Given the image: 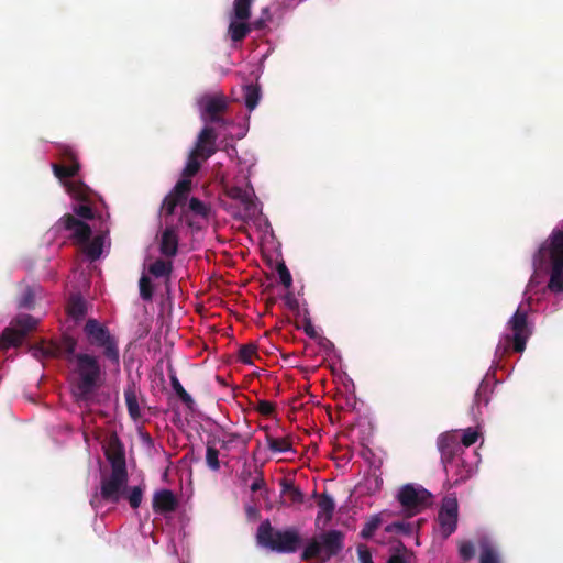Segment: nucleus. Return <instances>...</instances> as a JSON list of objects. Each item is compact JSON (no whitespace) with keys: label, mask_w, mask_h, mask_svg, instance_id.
I'll use <instances>...</instances> for the list:
<instances>
[{"label":"nucleus","mask_w":563,"mask_h":563,"mask_svg":"<svg viewBox=\"0 0 563 563\" xmlns=\"http://www.w3.org/2000/svg\"><path fill=\"white\" fill-rule=\"evenodd\" d=\"M52 168L73 199L74 212L81 219L93 221V227L73 216H64L47 231V240H56L59 244H64L67 239H73L84 247V253L89 261L99 260L110 249L109 214L99 210V205H102L101 199L85 184L75 179L79 164L73 147L63 146L62 162L52 164Z\"/></svg>","instance_id":"obj_1"},{"label":"nucleus","mask_w":563,"mask_h":563,"mask_svg":"<svg viewBox=\"0 0 563 563\" xmlns=\"http://www.w3.org/2000/svg\"><path fill=\"white\" fill-rule=\"evenodd\" d=\"M544 274H550L548 289L555 295L556 301L550 312L563 307V223L555 228L549 239L539 247L533 256V274L527 285L523 300L507 321L504 332L495 350V360L489 373H494L498 363L510 350L522 353L528 340L533 334L534 323L529 319L532 311V292Z\"/></svg>","instance_id":"obj_2"},{"label":"nucleus","mask_w":563,"mask_h":563,"mask_svg":"<svg viewBox=\"0 0 563 563\" xmlns=\"http://www.w3.org/2000/svg\"><path fill=\"white\" fill-rule=\"evenodd\" d=\"M225 151L230 159V170L223 172L220 167L214 170V177L225 195L221 206L236 220L255 221L262 214V203L250 181L256 158L251 153L238 155L235 146H229Z\"/></svg>","instance_id":"obj_3"},{"label":"nucleus","mask_w":563,"mask_h":563,"mask_svg":"<svg viewBox=\"0 0 563 563\" xmlns=\"http://www.w3.org/2000/svg\"><path fill=\"white\" fill-rule=\"evenodd\" d=\"M86 424L87 420L84 418V426ZM91 435H93L96 441L100 443L101 449L112 467L110 475L102 477L100 488L96 489L90 496L91 507L97 511V514L103 515L119 503L124 495L128 483L125 454L117 437H111L108 443H104L100 440L98 434H95V431H90L85 427L84 438L88 448L91 445Z\"/></svg>","instance_id":"obj_4"},{"label":"nucleus","mask_w":563,"mask_h":563,"mask_svg":"<svg viewBox=\"0 0 563 563\" xmlns=\"http://www.w3.org/2000/svg\"><path fill=\"white\" fill-rule=\"evenodd\" d=\"M479 437L478 428L465 429L462 443H459L457 434L454 432L439 435L437 445L446 476L453 485H459L476 473L479 457L476 453L466 452V449L474 444Z\"/></svg>","instance_id":"obj_5"},{"label":"nucleus","mask_w":563,"mask_h":563,"mask_svg":"<svg viewBox=\"0 0 563 563\" xmlns=\"http://www.w3.org/2000/svg\"><path fill=\"white\" fill-rule=\"evenodd\" d=\"M210 208L197 198H191L184 211L178 207L173 212L162 203L161 217L164 223L157 236L159 252L165 257H174L178 251L179 233L184 224L192 231L200 230L207 222Z\"/></svg>","instance_id":"obj_6"},{"label":"nucleus","mask_w":563,"mask_h":563,"mask_svg":"<svg viewBox=\"0 0 563 563\" xmlns=\"http://www.w3.org/2000/svg\"><path fill=\"white\" fill-rule=\"evenodd\" d=\"M217 135L212 128L203 126L196 141L195 148L189 153L186 165L183 169V178L177 181L174 189L164 199V207L173 212L178 207L184 211L187 203V196L190 191V178L196 175L200 168L201 159H207L216 152Z\"/></svg>","instance_id":"obj_7"},{"label":"nucleus","mask_w":563,"mask_h":563,"mask_svg":"<svg viewBox=\"0 0 563 563\" xmlns=\"http://www.w3.org/2000/svg\"><path fill=\"white\" fill-rule=\"evenodd\" d=\"M70 389L79 402H89L103 383L104 371L97 356L88 353H75L69 349Z\"/></svg>","instance_id":"obj_8"},{"label":"nucleus","mask_w":563,"mask_h":563,"mask_svg":"<svg viewBox=\"0 0 563 563\" xmlns=\"http://www.w3.org/2000/svg\"><path fill=\"white\" fill-rule=\"evenodd\" d=\"M256 539L261 547L279 553L296 552L301 542L296 529L274 530L268 520L258 526Z\"/></svg>","instance_id":"obj_9"},{"label":"nucleus","mask_w":563,"mask_h":563,"mask_svg":"<svg viewBox=\"0 0 563 563\" xmlns=\"http://www.w3.org/2000/svg\"><path fill=\"white\" fill-rule=\"evenodd\" d=\"M84 333L90 345L101 349L103 356L115 367L120 366V351L118 340L110 333L107 327L96 319H89Z\"/></svg>","instance_id":"obj_10"},{"label":"nucleus","mask_w":563,"mask_h":563,"mask_svg":"<svg viewBox=\"0 0 563 563\" xmlns=\"http://www.w3.org/2000/svg\"><path fill=\"white\" fill-rule=\"evenodd\" d=\"M343 540L344 536L339 530L322 532L307 543L303 555L305 558L322 556V560H328L343 549Z\"/></svg>","instance_id":"obj_11"},{"label":"nucleus","mask_w":563,"mask_h":563,"mask_svg":"<svg viewBox=\"0 0 563 563\" xmlns=\"http://www.w3.org/2000/svg\"><path fill=\"white\" fill-rule=\"evenodd\" d=\"M38 322L37 318L30 314H18L2 332L0 346L4 349L19 346L24 338L37 327Z\"/></svg>","instance_id":"obj_12"},{"label":"nucleus","mask_w":563,"mask_h":563,"mask_svg":"<svg viewBox=\"0 0 563 563\" xmlns=\"http://www.w3.org/2000/svg\"><path fill=\"white\" fill-rule=\"evenodd\" d=\"M252 0H234L228 34L232 42L242 41L251 31L249 18Z\"/></svg>","instance_id":"obj_13"},{"label":"nucleus","mask_w":563,"mask_h":563,"mask_svg":"<svg viewBox=\"0 0 563 563\" xmlns=\"http://www.w3.org/2000/svg\"><path fill=\"white\" fill-rule=\"evenodd\" d=\"M397 499L406 515L413 516L428 505L430 494L420 485L407 484L399 489Z\"/></svg>","instance_id":"obj_14"},{"label":"nucleus","mask_w":563,"mask_h":563,"mask_svg":"<svg viewBox=\"0 0 563 563\" xmlns=\"http://www.w3.org/2000/svg\"><path fill=\"white\" fill-rule=\"evenodd\" d=\"M459 503L454 495L445 496L442 500L438 521L443 538L451 536L457 527Z\"/></svg>","instance_id":"obj_15"},{"label":"nucleus","mask_w":563,"mask_h":563,"mask_svg":"<svg viewBox=\"0 0 563 563\" xmlns=\"http://www.w3.org/2000/svg\"><path fill=\"white\" fill-rule=\"evenodd\" d=\"M198 107L201 120L208 126L211 122H222L218 113L227 108V100L222 95H205L199 98Z\"/></svg>","instance_id":"obj_16"},{"label":"nucleus","mask_w":563,"mask_h":563,"mask_svg":"<svg viewBox=\"0 0 563 563\" xmlns=\"http://www.w3.org/2000/svg\"><path fill=\"white\" fill-rule=\"evenodd\" d=\"M479 547V563H503L501 553L492 537L484 530L476 534Z\"/></svg>","instance_id":"obj_17"},{"label":"nucleus","mask_w":563,"mask_h":563,"mask_svg":"<svg viewBox=\"0 0 563 563\" xmlns=\"http://www.w3.org/2000/svg\"><path fill=\"white\" fill-rule=\"evenodd\" d=\"M335 510V503L332 496L323 494L318 500V511L316 516V527L324 529L332 520Z\"/></svg>","instance_id":"obj_18"},{"label":"nucleus","mask_w":563,"mask_h":563,"mask_svg":"<svg viewBox=\"0 0 563 563\" xmlns=\"http://www.w3.org/2000/svg\"><path fill=\"white\" fill-rule=\"evenodd\" d=\"M177 498L169 489L157 490L153 496V508L156 512L167 514L175 510Z\"/></svg>","instance_id":"obj_19"},{"label":"nucleus","mask_w":563,"mask_h":563,"mask_svg":"<svg viewBox=\"0 0 563 563\" xmlns=\"http://www.w3.org/2000/svg\"><path fill=\"white\" fill-rule=\"evenodd\" d=\"M390 516V511L389 510H383L378 514H375L373 516H371L368 518V520L365 522L362 531H361V537L363 539H368L371 538L374 532L378 529V527L387 520V518Z\"/></svg>","instance_id":"obj_20"},{"label":"nucleus","mask_w":563,"mask_h":563,"mask_svg":"<svg viewBox=\"0 0 563 563\" xmlns=\"http://www.w3.org/2000/svg\"><path fill=\"white\" fill-rule=\"evenodd\" d=\"M124 399L130 417L136 421L141 417V408L134 385L126 386L124 389Z\"/></svg>","instance_id":"obj_21"},{"label":"nucleus","mask_w":563,"mask_h":563,"mask_svg":"<svg viewBox=\"0 0 563 563\" xmlns=\"http://www.w3.org/2000/svg\"><path fill=\"white\" fill-rule=\"evenodd\" d=\"M244 103L249 111H253L261 99L260 88L255 85L243 86Z\"/></svg>","instance_id":"obj_22"},{"label":"nucleus","mask_w":563,"mask_h":563,"mask_svg":"<svg viewBox=\"0 0 563 563\" xmlns=\"http://www.w3.org/2000/svg\"><path fill=\"white\" fill-rule=\"evenodd\" d=\"M87 307L86 301L79 295H73L68 303V313L75 320L84 318Z\"/></svg>","instance_id":"obj_23"},{"label":"nucleus","mask_w":563,"mask_h":563,"mask_svg":"<svg viewBox=\"0 0 563 563\" xmlns=\"http://www.w3.org/2000/svg\"><path fill=\"white\" fill-rule=\"evenodd\" d=\"M385 531L402 536H412L416 531V525L407 521H395L386 526Z\"/></svg>","instance_id":"obj_24"},{"label":"nucleus","mask_w":563,"mask_h":563,"mask_svg":"<svg viewBox=\"0 0 563 563\" xmlns=\"http://www.w3.org/2000/svg\"><path fill=\"white\" fill-rule=\"evenodd\" d=\"M267 445L274 453H294L291 443L285 438L269 437L267 439Z\"/></svg>","instance_id":"obj_25"},{"label":"nucleus","mask_w":563,"mask_h":563,"mask_svg":"<svg viewBox=\"0 0 563 563\" xmlns=\"http://www.w3.org/2000/svg\"><path fill=\"white\" fill-rule=\"evenodd\" d=\"M42 291L41 287L33 286L26 287L21 297L19 298V308L31 309L35 301L37 294Z\"/></svg>","instance_id":"obj_26"},{"label":"nucleus","mask_w":563,"mask_h":563,"mask_svg":"<svg viewBox=\"0 0 563 563\" xmlns=\"http://www.w3.org/2000/svg\"><path fill=\"white\" fill-rule=\"evenodd\" d=\"M148 272L155 277H168L172 273V263L156 260L148 266Z\"/></svg>","instance_id":"obj_27"},{"label":"nucleus","mask_w":563,"mask_h":563,"mask_svg":"<svg viewBox=\"0 0 563 563\" xmlns=\"http://www.w3.org/2000/svg\"><path fill=\"white\" fill-rule=\"evenodd\" d=\"M382 485H383L382 477L375 473L368 475L363 482L364 488L366 489V492L368 494H372V495L379 492L382 488Z\"/></svg>","instance_id":"obj_28"},{"label":"nucleus","mask_w":563,"mask_h":563,"mask_svg":"<svg viewBox=\"0 0 563 563\" xmlns=\"http://www.w3.org/2000/svg\"><path fill=\"white\" fill-rule=\"evenodd\" d=\"M206 462L209 468L212 471H219L220 462H219V451L213 446L208 445L206 451Z\"/></svg>","instance_id":"obj_29"},{"label":"nucleus","mask_w":563,"mask_h":563,"mask_svg":"<svg viewBox=\"0 0 563 563\" xmlns=\"http://www.w3.org/2000/svg\"><path fill=\"white\" fill-rule=\"evenodd\" d=\"M140 286V296L143 300H151L153 297V289L151 279L147 276H142L139 283Z\"/></svg>","instance_id":"obj_30"},{"label":"nucleus","mask_w":563,"mask_h":563,"mask_svg":"<svg viewBox=\"0 0 563 563\" xmlns=\"http://www.w3.org/2000/svg\"><path fill=\"white\" fill-rule=\"evenodd\" d=\"M277 274H278L279 280L283 284V286L286 289H289L292 285V277H291L289 269L285 265V263L278 264Z\"/></svg>","instance_id":"obj_31"},{"label":"nucleus","mask_w":563,"mask_h":563,"mask_svg":"<svg viewBox=\"0 0 563 563\" xmlns=\"http://www.w3.org/2000/svg\"><path fill=\"white\" fill-rule=\"evenodd\" d=\"M459 553L464 560H470L475 554L474 543L470 540H462L459 543Z\"/></svg>","instance_id":"obj_32"},{"label":"nucleus","mask_w":563,"mask_h":563,"mask_svg":"<svg viewBox=\"0 0 563 563\" xmlns=\"http://www.w3.org/2000/svg\"><path fill=\"white\" fill-rule=\"evenodd\" d=\"M256 353L254 345H246L240 349L239 358L244 364H252V357Z\"/></svg>","instance_id":"obj_33"},{"label":"nucleus","mask_w":563,"mask_h":563,"mask_svg":"<svg viewBox=\"0 0 563 563\" xmlns=\"http://www.w3.org/2000/svg\"><path fill=\"white\" fill-rule=\"evenodd\" d=\"M128 500L132 508H137L142 501V490L140 487H133L128 494Z\"/></svg>","instance_id":"obj_34"},{"label":"nucleus","mask_w":563,"mask_h":563,"mask_svg":"<svg viewBox=\"0 0 563 563\" xmlns=\"http://www.w3.org/2000/svg\"><path fill=\"white\" fill-rule=\"evenodd\" d=\"M484 382L481 384L478 390L476 391V395H475V404H474V407H473V410H477L478 413H481V402L483 401L484 402V406H487L488 404V398L486 397H483V393H484Z\"/></svg>","instance_id":"obj_35"},{"label":"nucleus","mask_w":563,"mask_h":563,"mask_svg":"<svg viewBox=\"0 0 563 563\" xmlns=\"http://www.w3.org/2000/svg\"><path fill=\"white\" fill-rule=\"evenodd\" d=\"M357 555L360 563H373L372 553L366 545L361 544L357 547Z\"/></svg>","instance_id":"obj_36"},{"label":"nucleus","mask_w":563,"mask_h":563,"mask_svg":"<svg viewBox=\"0 0 563 563\" xmlns=\"http://www.w3.org/2000/svg\"><path fill=\"white\" fill-rule=\"evenodd\" d=\"M257 409L262 415L269 416L274 411V406L269 401L262 400L258 402Z\"/></svg>","instance_id":"obj_37"},{"label":"nucleus","mask_w":563,"mask_h":563,"mask_svg":"<svg viewBox=\"0 0 563 563\" xmlns=\"http://www.w3.org/2000/svg\"><path fill=\"white\" fill-rule=\"evenodd\" d=\"M303 330L305 333L310 338H316L318 335L317 330L310 320H306Z\"/></svg>","instance_id":"obj_38"},{"label":"nucleus","mask_w":563,"mask_h":563,"mask_svg":"<svg viewBox=\"0 0 563 563\" xmlns=\"http://www.w3.org/2000/svg\"><path fill=\"white\" fill-rule=\"evenodd\" d=\"M342 380H343V385H344V387H345L346 391H349V393H353V390H354V384H353V380H352L349 376H346V375H344V377L342 378Z\"/></svg>","instance_id":"obj_39"},{"label":"nucleus","mask_w":563,"mask_h":563,"mask_svg":"<svg viewBox=\"0 0 563 563\" xmlns=\"http://www.w3.org/2000/svg\"><path fill=\"white\" fill-rule=\"evenodd\" d=\"M263 485H264L263 479H261V478H256V479H254V481H253V483L251 484V490H252V492H256V490L261 489V488L263 487Z\"/></svg>","instance_id":"obj_40"},{"label":"nucleus","mask_w":563,"mask_h":563,"mask_svg":"<svg viewBox=\"0 0 563 563\" xmlns=\"http://www.w3.org/2000/svg\"><path fill=\"white\" fill-rule=\"evenodd\" d=\"M302 498H303V495H302L301 490L298 489V488H294L292 489V499H294V501L300 503V501H302Z\"/></svg>","instance_id":"obj_41"},{"label":"nucleus","mask_w":563,"mask_h":563,"mask_svg":"<svg viewBox=\"0 0 563 563\" xmlns=\"http://www.w3.org/2000/svg\"><path fill=\"white\" fill-rule=\"evenodd\" d=\"M246 514H247L249 518H254L257 515V509L254 506H247Z\"/></svg>","instance_id":"obj_42"},{"label":"nucleus","mask_w":563,"mask_h":563,"mask_svg":"<svg viewBox=\"0 0 563 563\" xmlns=\"http://www.w3.org/2000/svg\"><path fill=\"white\" fill-rule=\"evenodd\" d=\"M174 388L178 391V393H181L186 396V398H189V395L186 394V391L184 390V388L181 387V385L179 384V382L177 379L174 380Z\"/></svg>","instance_id":"obj_43"},{"label":"nucleus","mask_w":563,"mask_h":563,"mask_svg":"<svg viewBox=\"0 0 563 563\" xmlns=\"http://www.w3.org/2000/svg\"><path fill=\"white\" fill-rule=\"evenodd\" d=\"M388 563H406L405 560L402 559V556L400 555H393L389 560H388Z\"/></svg>","instance_id":"obj_44"},{"label":"nucleus","mask_w":563,"mask_h":563,"mask_svg":"<svg viewBox=\"0 0 563 563\" xmlns=\"http://www.w3.org/2000/svg\"><path fill=\"white\" fill-rule=\"evenodd\" d=\"M263 228H264V234L273 235V231H272L271 224L268 223L267 220H264Z\"/></svg>","instance_id":"obj_45"},{"label":"nucleus","mask_w":563,"mask_h":563,"mask_svg":"<svg viewBox=\"0 0 563 563\" xmlns=\"http://www.w3.org/2000/svg\"><path fill=\"white\" fill-rule=\"evenodd\" d=\"M247 128H243L240 133L236 134L238 139H242L246 134Z\"/></svg>","instance_id":"obj_46"},{"label":"nucleus","mask_w":563,"mask_h":563,"mask_svg":"<svg viewBox=\"0 0 563 563\" xmlns=\"http://www.w3.org/2000/svg\"><path fill=\"white\" fill-rule=\"evenodd\" d=\"M267 13H268V9H267V8H265V9L263 10V14H264V15H267Z\"/></svg>","instance_id":"obj_47"}]
</instances>
